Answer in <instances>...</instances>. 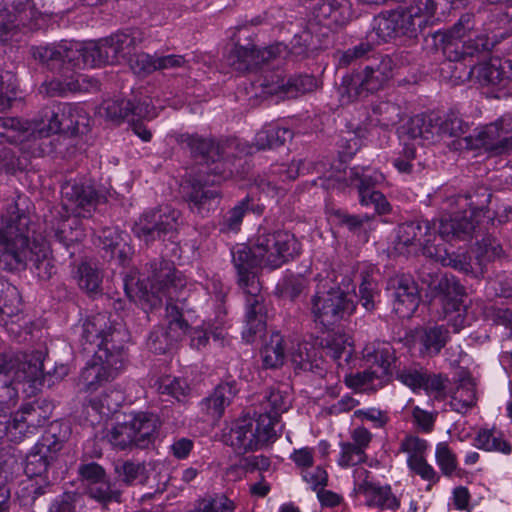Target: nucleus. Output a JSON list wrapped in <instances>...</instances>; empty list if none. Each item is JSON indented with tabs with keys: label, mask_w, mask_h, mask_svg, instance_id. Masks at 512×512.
Segmentation results:
<instances>
[{
	"label": "nucleus",
	"mask_w": 512,
	"mask_h": 512,
	"mask_svg": "<svg viewBox=\"0 0 512 512\" xmlns=\"http://www.w3.org/2000/svg\"><path fill=\"white\" fill-rule=\"evenodd\" d=\"M149 287L135 275L124 278L126 295L143 309H155L166 300L167 327H156L149 335L147 345L155 354H164L182 340L188 330V315L192 310L187 299L178 297L184 286L176 275L171 261L160 259L149 264Z\"/></svg>",
	"instance_id": "nucleus-1"
},
{
	"label": "nucleus",
	"mask_w": 512,
	"mask_h": 512,
	"mask_svg": "<svg viewBox=\"0 0 512 512\" xmlns=\"http://www.w3.org/2000/svg\"><path fill=\"white\" fill-rule=\"evenodd\" d=\"M176 141L201 165L183 189L190 210L204 217L219 203L220 193L215 186L240 173L236 162L249 153L246 151L248 147L237 139L216 143L188 133L177 135Z\"/></svg>",
	"instance_id": "nucleus-2"
},
{
	"label": "nucleus",
	"mask_w": 512,
	"mask_h": 512,
	"mask_svg": "<svg viewBox=\"0 0 512 512\" xmlns=\"http://www.w3.org/2000/svg\"><path fill=\"white\" fill-rule=\"evenodd\" d=\"M127 340L125 327L106 313L87 317L82 325L80 343L83 351L93 356L79 375L81 390L95 392L119 375L127 360Z\"/></svg>",
	"instance_id": "nucleus-3"
},
{
	"label": "nucleus",
	"mask_w": 512,
	"mask_h": 512,
	"mask_svg": "<svg viewBox=\"0 0 512 512\" xmlns=\"http://www.w3.org/2000/svg\"><path fill=\"white\" fill-rule=\"evenodd\" d=\"M300 253V244L293 234L286 230H270L259 227L250 244H237L231 249L232 263L237 275L258 277L262 266L272 269Z\"/></svg>",
	"instance_id": "nucleus-4"
},
{
	"label": "nucleus",
	"mask_w": 512,
	"mask_h": 512,
	"mask_svg": "<svg viewBox=\"0 0 512 512\" xmlns=\"http://www.w3.org/2000/svg\"><path fill=\"white\" fill-rule=\"evenodd\" d=\"M350 290H354V285L348 276L331 271L321 278L309 306L314 323L330 328L350 316L355 309Z\"/></svg>",
	"instance_id": "nucleus-5"
},
{
	"label": "nucleus",
	"mask_w": 512,
	"mask_h": 512,
	"mask_svg": "<svg viewBox=\"0 0 512 512\" xmlns=\"http://www.w3.org/2000/svg\"><path fill=\"white\" fill-rule=\"evenodd\" d=\"M407 63V55L403 53L377 52L360 70L343 78L339 88L341 98L350 102L382 90Z\"/></svg>",
	"instance_id": "nucleus-6"
},
{
	"label": "nucleus",
	"mask_w": 512,
	"mask_h": 512,
	"mask_svg": "<svg viewBox=\"0 0 512 512\" xmlns=\"http://www.w3.org/2000/svg\"><path fill=\"white\" fill-rule=\"evenodd\" d=\"M30 216L11 206L7 215L0 216V245L4 247L0 254V267L14 272L21 270L25 260V251L29 249L32 230Z\"/></svg>",
	"instance_id": "nucleus-7"
},
{
	"label": "nucleus",
	"mask_w": 512,
	"mask_h": 512,
	"mask_svg": "<svg viewBox=\"0 0 512 512\" xmlns=\"http://www.w3.org/2000/svg\"><path fill=\"white\" fill-rule=\"evenodd\" d=\"M468 125L458 116L448 115L446 118L434 114H421L412 117L402 126V134L411 140H419L423 144H434L445 138H457L459 145L465 148H477L469 136H464Z\"/></svg>",
	"instance_id": "nucleus-8"
},
{
	"label": "nucleus",
	"mask_w": 512,
	"mask_h": 512,
	"mask_svg": "<svg viewBox=\"0 0 512 512\" xmlns=\"http://www.w3.org/2000/svg\"><path fill=\"white\" fill-rule=\"evenodd\" d=\"M491 197L492 193L486 186H479L473 192L456 196V205L459 208L468 207L469 210L440 218L439 236L446 240L453 238L465 240L471 237L478 224L477 212L487 208Z\"/></svg>",
	"instance_id": "nucleus-9"
},
{
	"label": "nucleus",
	"mask_w": 512,
	"mask_h": 512,
	"mask_svg": "<svg viewBox=\"0 0 512 512\" xmlns=\"http://www.w3.org/2000/svg\"><path fill=\"white\" fill-rule=\"evenodd\" d=\"M141 41L138 30L119 32L110 37L79 45L80 68L96 67L106 64L119 63L126 60L136 50Z\"/></svg>",
	"instance_id": "nucleus-10"
},
{
	"label": "nucleus",
	"mask_w": 512,
	"mask_h": 512,
	"mask_svg": "<svg viewBox=\"0 0 512 512\" xmlns=\"http://www.w3.org/2000/svg\"><path fill=\"white\" fill-rule=\"evenodd\" d=\"M160 428L159 418L148 412H138L115 424L106 434L108 442L119 450L147 449L154 445Z\"/></svg>",
	"instance_id": "nucleus-11"
},
{
	"label": "nucleus",
	"mask_w": 512,
	"mask_h": 512,
	"mask_svg": "<svg viewBox=\"0 0 512 512\" xmlns=\"http://www.w3.org/2000/svg\"><path fill=\"white\" fill-rule=\"evenodd\" d=\"M182 225L179 210L170 205H160L143 212L134 222V236L146 246L156 241H172L176 238Z\"/></svg>",
	"instance_id": "nucleus-12"
},
{
	"label": "nucleus",
	"mask_w": 512,
	"mask_h": 512,
	"mask_svg": "<svg viewBox=\"0 0 512 512\" xmlns=\"http://www.w3.org/2000/svg\"><path fill=\"white\" fill-rule=\"evenodd\" d=\"M279 436L278 430L271 427L267 416H243L232 423L225 441L237 453L244 454L258 450L274 442Z\"/></svg>",
	"instance_id": "nucleus-13"
},
{
	"label": "nucleus",
	"mask_w": 512,
	"mask_h": 512,
	"mask_svg": "<svg viewBox=\"0 0 512 512\" xmlns=\"http://www.w3.org/2000/svg\"><path fill=\"white\" fill-rule=\"evenodd\" d=\"M363 358L370 368L346 377L349 387L360 390H375L383 383V378L392 374L391 365L395 363L394 349L388 343L367 345L363 349Z\"/></svg>",
	"instance_id": "nucleus-14"
},
{
	"label": "nucleus",
	"mask_w": 512,
	"mask_h": 512,
	"mask_svg": "<svg viewBox=\"0 0 512 512\" xmlns=\"http://www.w3.org/2000/svg\"><path fill=\"white\" fill-rule=\"evenodd\" d=\"M238 284L246 294L245 326L242 337L247 343H253L261 337L266 329L267 308L264 296L261 294V284L258 277L253 275H237Z\"/></svg>",
	"instance_id": "nucleus-15"
},
{
	"label": "nucleus",
	"mask_w": 512,
	"mask_h": 512,
	"mask_svg": "<svg viewBox=\"0 0 512 512\" xmlns=\"http://www.w3.org/2000/svg\"><path fill=\"white\" fill-rule=\"evenodd\" d=\"M85 121L86 116L82 114L79 107L67 103L53 105L44 110L41 121L36 123L38 140L59 132L76 134L79 132L80 125H85Z\"/></svg>",
	"instance_id": "nucleus-16"
},
{
	"label": "nucleus",
	"mask_w": 512,
	"mask_h": 512,
	"mask_svg": "<svg viewBox=\"0 0 512 512\" xmlns=\"http://www.w3.org/2000/svg\"><path fill=\"white\" fill-rule=\"evenodd\" d=\"M439 234V223L428 220L411 221L399 225L395 240V249L400 253L419 252L431 257L434 248L431 244Z\"/></svg>",
	"instance_id": "nucleus-17"
},
{
	"label": "nucleus",
	"mask_w": 512,
	"mask_h": 512,
	"mask_svg": "<svg viewBox=\"0 0 512 512\" xmlns=\"http://www.w3.org/2000/svg\"><path fill=\"white\" fill-rule=\"evenodd\" d=\"M40 15L33 0H3L0 9V41L12 39Z\"/></svg>",
	"instance_id": "nucleus-18"
},
{
	"label": "nucleus",
	"mask_w": 512,
	"mask_h": 512,
	"mask_svg": "<svg viewBox=\"0 0 512 512\" xmlns=\"http://www.w3.org/2000/svg\"><path fill=\"white\" fill-rule=\"evenodd\" d=\"M285 50L283 43H276L262 50L256 49L250 42L247 45L236 44L227 56V63L236 71L251 72L278 58Z\"/></svg>",
	"instance_id": "nucleus-19"
},
{
	"label": "nucleus",
	"mask_w": 512,
	"mask_h": 512,
	"mask_svg": "<svg viewBox=\"0 0 512 512\" xmlns=\"http://www.w3.org/2000/svg\"><path fill=\"white\" fill-rule=\"evenodd\" d=\"M31 55L35 61L51 72L67 69H81L79 45L67 46L65 44L40 45L31 48Z\"/></svg>",
	"instance_id": "nucleus-20"
},
{
	"label": "nucleus",
	"mask_w": 512,
	"mask_h": 512,
	"mask_svg": "<svg viewBox=\"0 0 512 512\" xmlns=\"http://www.w3.org/2000/svg\"><path fill=\"white\" fill-rule=\"evenodd\" d=\"M20 143L22 149H31L35 157L45 152L43 143L38 140L36 123L21 120L16 117H0V142Z\"/></svg>",
	"instance_id": "nucleus-21"
},
{
	"label": "nucleus",
	"mask_w": 512,
	"mask_h": 512,
	"mask_svg": "<svg viewBox=\"0 0 512 512\" xmlns=\"http://www.w3.org/2000/svg\"><path fill=\"white\" fill-rule=\"evenodd\" d=\"M79 69L54 72L57 77L44 82L40 93L49 97L64 96L67 93L90 92L99 89V82L93 77L81 74Z\"/></svg>",
	"instance_id": "nucleus-22"
},
{
	"label": "nucleus",
	"mask_w": 512,
	"mask_h": 512,
	"mask_svg": "<svg viewBox=\"0 0 512 512\" xmlns=\"http://www.w3.org/2000/svg\"><path fill=\"white\" fill-rule=\"evenodd\" d=\"M349 178L351 185H354L359 194V202L364 207H373L375 214H386L390 210V204L384 194L375 189L383 182L384 176L381 173L373 172L367 174L359 173L356 169H351Z\"/></svg>",
	"instance_id": "nucleus-23"
},
{
	"label": "nucleus",
	"mask_w": 512,
	"mask_h": 512,
	"mask_svg": "<svg viewBox=\"0 0 512 512\" xmlns=\"http://www.w3.org/2000/svg\"><path fill=\"white\" fill-rule=\"evenodd\" d=\"M415 23L410 22L403 7L382 11L373 18L372 30L377 38L385 43L408 35L414 30Z\"/></svg>",
	"instance_id": "nucleus-24"
},
{
	"label": "nucleus",
	"mask_w": 512,
	"mask_h": 512,
	"mask_svg": "<svg viewBox=\"0 0 512 512\" xmlns=\"http://www.w3.org/2000/svg\"><path fill=\"white\" fill-rule=\"evenodd\" d=\"M51 406L44 402L34 401L22 405L12 419V442L22 441L31 429L42 426L49 418Z\"/></svg>",
	"instance_id": "nucleus-25"
},
{
	"label": "nucleus",
	"mask_w": 512,
	"mask_h": 512,
	"mask_svg": "<svg viewBox=\"0 0 512 512\" xmlns=\"http://www.w3.org/2000/svg\"><path fill=\"white\" fill-rule=\"evenodd\" d=\"M327 165H329V163L323 161L317 163H306L303 160L292 161L290 164L274 166L270 175L278 182H285L295 180L301 173L303 174L305 170H307V172L312 170L321 174L318 179L313 181V184L327 190L333 187L335 182L332 178V172L327 170Z\"/></svg>",
	"instance_id": "nucleus-26"
},
{
	"label": "nucleus",
	"mask_w": 512,
	"mask_h": 512,
	"mask_svg": "<svg viewBox=\"0 0 512 512\" xmlns=\"http://www.w3.org/2000/svg\"><path fill=\"white\" fill-rule=\"evenodd\" d=\"M61 194L66 206L73 210L82 209L87 212L106 200L105 193L97 190L90 182L68 181L62 185Z\"/></svg>",
	"instance_id": "nucleus-27"
},
{
	"label": "nucleus",
	"mask_w": 512,
	"mask_h": 512,
	"mask_svg": "<svg viewBox=\"0 0 512 512\" xmlns=\"http://www.w3.org/2000/svg\"><path fill=\"white\" fill-rule=\"evenodd\" d=\"M394 299L393 309L401 318L411 317L416 311L419 302V289L412 277L396 276L389 282Z\"/></svg>",
	"instance_id": "nucleus-28"
},
{
	"label": "nucleus",
	"mask_w": 512,
	"mask_h": 512,
	"mask_svg": "<svg viewBox=\"0 0 512 512\" xmlns=\"http://www.w3.org/2000/svg\"><path fill=\"white\" fill-rule=\"evenodd\" d=\"M350 17L348 0H320L312 8V20L327 27L332 24L342 26L350 20Z\"/></svg>",
	"instance_id": "nucleus-29"
},
{
	"label": "nucleus",
	"mask_w": 512,
	"mask_h": 512,
	"mask_svg": "<svg viewBox=\"0 0 512 512\" xmlns=\"http://www.w3.org/2000/svg\"><path fill=\"white\" fill-rule=\"evenodd\" d=\"M291 362L297 373L312 372L323 375L326 370L321 349L310 342L297 344L291 353Z\"/></svg>",
	"instance_id": "nucleus-30"
},
{
	"label": "nucleus",
	"mask_w": 512,
	"mask_h": 512,
	"mask_svg": "<svg viewBox=\"0 0 512 512\" xmlns=\"http://www.w3.org/2000/svg\"><path fill=\"white\" fill-rule=\"evenodd\" d=\"M450 340V331L447 325L434 324L421 327L416 334V341L420 345L423 356L434 357L440 353Z\"/></svg>",
	"instance_id": "nucleus-31"
},
{
	"label": "nucleus",
	"mask_w": 512,
	"mask_h": 512,
	"mask_svg": "<svg viewBox=\"0 0 512 512\" xmlns=\"http://www.w3.org/2000/svg\"><path fill=\"white\" fill-rule=\"evenodd\" d=\"M493 46V42L485 35H476L474 38H469L468 40L463 41L455 40L448 41V44H445V52L448 54V57L451 62H454V65H449L450 68L458 69V63L460 60L464 59L466 56H473L476 53L489 51Z\"/></svg>",
	"instance_id": "nucleus-32"
},
{
	"label": "nucleus",
	"mask_w": 512,
	"mask_h": 512,
	"mask_svg": "<svg viewBox=\"0 0 512 512\" xmlns=\"http://www.w3.org/2000/svg\"><path fill=\"white\" fill-rule=\"evenodd\" d=\"M25 260L21 269H24L28 262L41 280H48L56 273V267L50 256V251L45 243L33 241L32 246L25 251Z\"/></svg>",
	"instance_id": "nucleus-33"
},
{
	"label": "nucleus",
	"mask_w": 512,
	"mask_h": 512,
	"mask_svg": "<svg viewBox=\"0 0 512 512\" xmlns=\"http://www.w3.org/2000/svg\"><path fill=\"white\" fill-rule=\"evenodd\" d=\"M292 137L293 132L289 128L267 124L256 133L252 145L243 144L248 147L246 149V151H249L248 154H251L253 148H256V150L278 148L284 145L286 141L291 140Z\"/></svg>",
	"instance_id": "nucleus-34"
},
{
	"label": "nucleus",
	"mask_w": 512,
	"mask_h": 512,
	"mask_svg": "<svg viewBox=\"0 0 512 512\" xmlns=\"http://www.w3.org/2000/svg\"><path fill=\"white\" fill-rule=\"evenodd\" d=\"M56 459L57 453L38 442L26 456L24 471L29 478H47L48 468Z\"/></svg>",
	"instance_id": "nucleus-35"
},
{
	"label": "nucleus",
	"mask_w": 512,
	"mask_h": 512,
	"mask_svg": "<svg viewBox=\"0 0 512 512\" xmlns=\"http://www.w3.org/2000/svg\"><path fill=\"white\" fill-rule=\"evenodd\" d=\"M291 405L289 395L278 389H271L260 402L259 410L255 416H267L271 420V427L276 428L282 413L286 412Z\"/></svg>",
	"instance_id": "nucleus-36"
},
{
	"label": "nucleus",
	"mask_w": 512,
	"mask_h": 512,
	"mask_svg": "<svg viewBox=\"0 0 512 512\" xmlns=\"http://www.w3.org/2000/svg\"><path fill=\"white\" fill-rule=\"evenodd\" d=\"M358 492L365 495L368 506L390 510H396L400 507V501L393 495L389 486H379L364 481L359 485Z\"/></svg>",
	"instance_id": "nucleus-37"
},
{
	"label": "nucleus",
	"mask_w": 512,
	"mask_h": 512,
	"mask_svg": "<svg viewBox=\"0 0 512 512\" xmlns=\"http://www.w3.org/2000/svg\"><path fill=\"white\" fill-rule=\"evenodd\" d=\"M466 75V79L475 76L478 83L482 86L501 85L509 77L501 61L498 59L475 65L466 72Z\"/></svg>",
	"instance_id": "nucleus-38"
},
{
	"label": "nucleus",
	"mask_w": 512,
	"mask_h": 512,
	"mask_svg": "<svg viewBox=\"0 0 512 512\" xmlns=\"http://www.w3.org/2000/svg\"><path fill=\"white\" fill-rule=\"evenodd\" d=\"M255 212L261 214L263 208L260 204L254 203L250 196H247L240 202H238L233 208H231L223 216L220 222V231L222 232H237L240 229L243 218L248 212Z\"/></svg>",
	"instance_id": "nucleus-39"
},
{
	"label": "nucleus",
	"mask_w": 512,
	"mask_h": 512,
	"mask_svg": "<svg viewBox=\"0 0 512 512\" xmlns=\"http://www.w3.org/2000/svg\"><path fill=\"white\" fill-rule=\"evenodd\" d=\"M98 241V246L105 252L103 257L113 259L117 256L121 261L125 258L127 244L123 232L118 228H103L99 232Z\"/></svg>",
	"instance_id": "nucleus-40"
},
{
	"label": "nucleus",
	"mask_w": 512,
	"mask_h": 512,
	"mask_svg": "<svg viewBox=\"0 0 512 512\" xmlns=\"http://www.w3.org/2000/svg\"><path fill=\"white\" fill-rule=\"evenodd\" d=\"M51 493V484L48 478L32 479L22 482L17 492L21 505L35 507L42 503V499Z\"/></svg>",
	"instance_id": "nucleus-41"
},
{
	"label": "nucleus",
	"mask_w": 512,
	"mask_h": 512,
	"mask_svg": "<svg viewBox=\"0 0 512 512\" xmlns=\"http://www.w3.org/2000/svg\"><path fill=\"white\" fill-rule=\"evenodd\" d=\"M431 257L435 258L436 261L440 262L444 266L452 267L465 274H471L475 277L480 276V273L477 272L478 267L475 264L474 258L465 252H448L446 249L436 247L434 248V252Z\"/></svg>",
	"instance_id": "nucleus-42"
},
{
	"label": "nucleus",
	"mask_w": 512,
	"mask_h": 512,
	"mask_svg": "<svg viewBox=\"0 0 512 512\" xmlns=\"http://www.w3.org/2000/svg\"><path fill=\"white\" fill-rule=\"evenodd\" d=\"M512 132V115L505 114L495 122L487 125L478 134L476 147H483L486 150L495 147L499 139Z\"/></svg>",
	"instance_id": "nucleus-43"
},
{
	"label": "nucleus",
	"mask_w": 512,
	"mask_h": 512,
	"mask_svg": "<svg viewBox=\"0 0 512 512\" xmlns=\"http://www.w3.org/2000/svg\"><path fill=\"white\" fill-rule=\"evenodd\" d=\"M339 224L345 226L352 234L356 235L360 241L367 242L369 232L375 219L373 215H352L343 210H337L334 213Z\"/></svg>",
	"instance_id": "nucleus-44"
},
{
	"label": "nucleus",
	"mask_w": 512,
	"mask_h": 512,
	"mask_svg": "<svg viewBox=\"0 0 512 512\" xmlns=\"http://www.w3.org/2000/svg\"><path fill=\"white\" fill-rule=\"evenodd\" d=\"M502 253V246L495 237L487 236L477 242L474 250V260L478 267L477 272L480 273V275H483L486 271L487 265L499 258Z\"/></svg>",
	"instance_id": "nucleus-45"
},
{
	"label": "nucleus",
	"mask_w": 512,
	"mask_h": 512,
	"mask_svg": "<svg viewBox=\"0 0 512 512\" xmlns=\"http://www.w3.org/2000/svg\"><path fill=\"white\" fill-rule=\"evenodd\" d=\"M114 471L117 479L128 486L136 482L144 485L148 479L146 466L141 462L118 460L114 463Z\"/></svg>",
	"instance_id": "nucleus-46"
},
{
	"label": "nucleus",
	"mask_w": 512,
	"mask_h": 512,
	"mask_svg": "<svg viewBox=\"0 0 512 512\" xmlns=\"http://www.w3.org/2000/svg\"><path fill=\"white\" fill-rule=\"evenodd\" d=\"M233 397V386L229 383L220 384L209 397L202 401V409L206 410L213 418H219Z\"/></svg>",
	"instance_id": "nucleus-47"
},
{
	"label": "nucleus",
	"mask_w": 512,
	"mask_h": 512,
	"mask_svg": "<svg viewBox=\"0 0 512 512\" xmlns=\"http://www.w3.org/2000/svg\"><path fill=\"white\" fill-rule=\"evenodd\" d=\"M322 354L325 353L330 356L333 360L338 361V365L341 366L340 360L344 358L346 363L349 362L352 357L353 349L349 343V339L343 334H332L328 335L321 341Z\"/></svg>",
	"instance_id": "nucleus-48"
},
{
	"label": "nucleus",
	"mask_w": 512,
	"mask_h": 512,
	"mask_svg": "<svg viewBox=\"0 0 512 512\" xmlns=\"http://www.w3.org/2000/svg\"><path fill=\"white\" fill-rule=\"evenodd\" d=\"M261 357L265 368L276 369L284 364L286 359L284 339L278 332L271 334L269 341L261 350Z\"/></svg>",
	"instance_id": "nucleus-49"
},
{
	"label": "nucleus",
	"mask_w": 512,
	"mask_h": 512,
	"mask_svg": "<svg viewBox=\"0 0 512 512\" xmlns=\"http://www.w3.org/2000/svg\"><path fill=\"white\" fill-rule=\"evenodd\" d=\"M464 294V287L453 275L442 274L439 281L436 282V288L432 296L439 297L442 307H444L445 302L460 301V297Z\"/></svg>",
	"instance_id": "nucleus-50"
},
{
	"label": "nucleus",
	"mask_w": 512,
	"mask_h": 512,
	"mask_svg": "<svg viewBox=\"0 0 512 512\" xmlns=\"http://www.w3.org/2000/svg\"><path fill=\"white\" fill-rule=\"evenodd\" d=\"M74 224H77L76 220L62 219L58 220L56 224H52L49 230V237L54 238L58 243L62 244L66 248H69L72 244L79 241L82 233Z\"/></svg>",
	"instance_id": "nucleus-51"
},
{
	"label": "nucleus",
	"mask_w": 512,
	"mask_h": 512,
	"mask_svg": "<svg viewBox=\"0 0 512 512\" xmlns=\"http://www.w3.org/2000/svg\"><path fill=\"white\" fill-rule=\"evenodd\" d=\"M46 350L39 349L32 351L30 354L23 355L22 370L26 375L28 381H38L44 377V374H49L50 371L46 370L45 358Z\"/></svg>",
	"instance_id": "nucleus-52"
},
{
	"label": "nucleus",
	"mask_w": 512,
	"mask_h": 512,
	"mask_svg": "<svg viewBox=\"0 0 512 512\" xmlns=\"http://www.w3.org/2000/svg\"><path fill=\"white\" fill-rule=\"evenodd\" d=\"M70 427L68 424L61 422H53L45 431L41 440L39 441L44 447L52 450V453H57L62 449L63 444L70 436Z\"/></svg>",
	"instance_id": "nucleus-53"
},
{
	"label": "nucleus",
	"mask_w": 512,
	"mask_h": 512,
	"mask_svg": "<svg viewBox=\"0 0 512 512\" xmlns=\"http://www.w3.org/2000/svg\"><path fill=\"white\" fill-rule=\"evenodd\" d=\"M20 296L17 288L0 280V319L2 316L11 317L20 311Z\"/></svg>",
	"instance_id": "nucleus-54"
},
{
	"label": "nucleus",
	"mask_w": 512,
	"mask_h": 512,
	"mask_svg": "<svg viewBox=\"0 0 512 512\" xmlns=\"http://www.w3.org/2000/svg\"><path fill=\"white\" fill-rule=\"evenodd\" d=\"M376 53L377 51L373 44L368 41H361L341 54L339 64L341 66H349L357 62H364L366 64Z\"/></svg>",
	"instance_id": "nucleus-55"
},
{
	"label": "nucleus",
	"mask_w": 512,
	"mask_h": 512,
	"mask_svg": "<svg viewBox=\"0 0 512 512\" xmlns=\"http://www.w3.org/2000/svg\"><path fill=\"white\" fill-rule=\"evenodd\" d=\"M279 87H286V96L289 98L298 97L301 94L309 93L317 88V80L311 75H299L290 77L287 80H280Z\"/></svg>",
	"instance_id": "nucleus-56"
},
{
	"label": "nucleus",
	"mask_w": 512,
	"mask_h": 512,
	"mask_svg": "<svg viewBox=\"0 0 512 512\" xmlns=\"http://www.w3.org/2000/svg\"><path fill=\"white\" fill-rule=\"evenodd\" d=\"M79 287L87 293H97L102 282V275L99 269L89 262H83L77 270Z\"/></svg>",
	"instance_id": "nucleus-57"
},
{
	"label": "nucleus",
	"mask_w": 512,
	"mask_h": 512,
	"mask_svg": "<svg viewBox=\"0 0 512 512\" xmlns=\"http://www.w3.org/2000/svg\"><path fill=\"white\" fill-rule=\"evenodd\" d=\"M475 445L486 451H500L505 454L511 452V446L501 438L500 433H495L494 430H480L475 438Z\"/></svg>",
	"instance_id": "nucleus-58"
},
{
	"label": "nucleus",
	"mask_w": 512,
	"mask_h": 512,
	"mask_svg": "<svg viewBox=\"0 0 512 512\" xmlns=\"http://www.w3.org/2000/svg\"><path fill=\"white\" fill-rule=\"evenodd\" d=\"M359 296L362 306L371 311L375 307V295L377 294V283L373 275L368 271L360 273Z\"/></svg>",
	"instance_id": "nucleus-59"
},
{
	"label": "nucleus",
	"mask_w": 512,
	"mask_h": 512,
	"mask_svg": "<svg viewBox=\"0 0 512 512\" xmlns=\"http://www.w3.org/2000/svg\"><path fill=\"white\" fill-rule=\"evenodd\" d=\"M17 79L10 71H0V110L10 107L16 97Z\"/></svg>",
	"instance_id": "nucleus-60"
},
{
	"label": "nucleus",
	"mask_w": 512,
	"mask_h": 512,
	"mask_svg": "<svg viewBox=\"0 0 512 512\" xmlns=\"http://www.w3.org/2000/svg\"><path fill=\"white\" fill-rule=\"evenodd\" d=\"M443 310L448 325L453 327L455 333L459 332L466 323V307L462 300L445 302Z\"/></svg>",
	"instance_id": "nucleus-61"
},
{
	"label": "nucleus",
	"mask_w": 512,
	"mask_h": 512,
	"mask_svg": "<svg viewBox=\"0 0 512 512\" xmlns=\"http://www.w3.org/2000/svg\"><path fill=\"white\" fill-rule=\"evenodd\" d=\"M10 375V371L0 374V406H14L18 399V385Z\"/></svg>",
	"instance_id": "nucleus-62"
},
{
	"label": "nucleus",
	"mask_w": 512,
	"mask_h": 512,
	"mask_svg": "<svg viewBox=\"0 0 512 512\" xmlns=\"http://www.w3.org/2000/svg\"><path fill=\"white\" fill-rule=\"evenodd\" d=\"M132 71L137 75H147L157 70V55L138 53L135 51L126 59Z\"/></svg>",
	"instance_id": "nucleus-63"
},
{
	"label": "nucleus",
	"mask_w": 512,
	"mask_h": 512,
	"mask_svg": "<svg viewBox=\"0 0 512 512\" xmlns=\"http://www.w3.org/2000/svg\"><path fill=\"white\" fill-rule=\"evenodd\" d=\"M474 28V18L472 14H464L460 17L457 23L453 25L447 32L442 35L445 44L448 41H455L463 39L468 36Z\"/></svg>",
	"instance_id": "nucleus-64"
}]
</instances>
